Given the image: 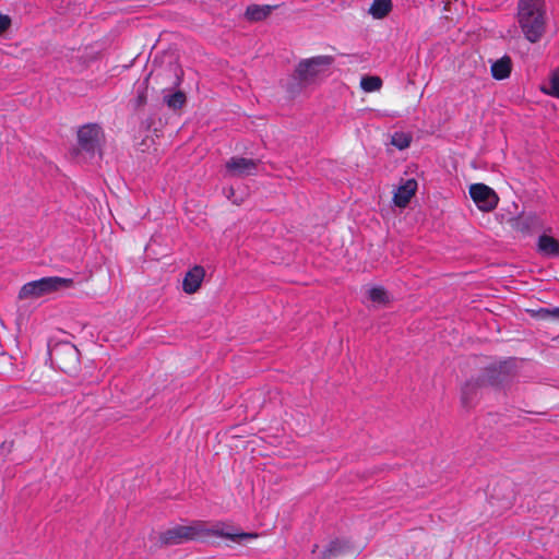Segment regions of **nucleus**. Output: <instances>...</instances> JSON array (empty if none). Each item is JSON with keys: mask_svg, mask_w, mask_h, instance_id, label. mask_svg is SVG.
<instances>
[{"mask_svg": "<svg viewBox=\"0 0 559 559\" xmlns=\"http://www.w3.org/2000/svg\"><path fill=\"white\" fill-rule=\"evenodd\" d=\"M207 535L225 537L237 543L258 537L255 533L239 532L225 523H217L212 528H206L203 522L197 521L191 525H176L163 532L159 542L163 546H174Z\"/></svg>", "mask_w": 559, "mask_h": 559, "instance_id": "1", "label": "nucleus"}, {"mask_svg": "<svg viewBox=\"0 0 559 559\" xmlns=\"http://www.w3.org/2000/svg\"><path fill=\"white\" fill-rule=\"evenodd\" d=\"M516 17L524 38L531 44L540 41L547 24L544 0H519Z\"/></svg>", "mask_w": 559, "mask_h": 559, "instance_id": "2", "label": "nucleus"}, {"mask_svg": "<svg viewBox=\"0 0 559 559\" xmlns=\"http://www.w3.org/2000/svg\"><path fill=\"white\" fill-rule=\"evenodd\" d=\"M333 61L331 56H316L300 61L287 83V92L292 96L299 94L305 87L325 76Z\"/></svg>", "mask_w": 559, "mask_h": 559, "instance_id": "3", "label": "nucleus"}, {"mask_svg": "<svg viewBox=\"0 0 559 559\" xmlns=\"http://www.w3.org/2000/svg\"><path fill=\"white\" fill-rule=\"evenodd\" d=\"M152 81L164 95L165 105H185L186 94L181 91H174L181 81L180 70L176 66L169 64L152 71L143 84Z\"/></svg>", "mask_w": 559, "mask_h": 559, "instance_id": "4", "label": "nucleus"}, {"mask_svg": "<svg viewBox=\"0 0 559 559\" xmlns=\"http://www.w3.org/2000/svg\"><path fill=\"white\" fill-rule=\"evenodd\" d=\"M73 285L72 278L59 276L41 277L37 281L24 284L19 293L21 299L38 298L62 288H69Z\"/></svg>", "mask_w": 559, "mask_h": 559, "instance_id": "5", "label": "nucleus"}, {"mask_svg": "<svg viewBox=\"0 0 559 559\" xmlns=\"http://www.w3.org/2000/svg\"><path fill=\"white\" fill-rule=\"evenodd\" d=\"M508 367L506 364L493 365L486 369L485 374L480 380L467 381L462 389V401L467 405L473 396L474 391L481 384L498 385L506 381L508 378Z\"/></svg>", "mask_w": 559, "mask_h": 559, "instance_id": "6", "label": "nucleus"}, {"mask_svg": "<svg viewBox=\"0 0 559 559\" xmlns=\"http://www.w3.org/2000/svg\"><path fill=\"white\" fill-rule=\"evenodd\" d=\"M50 356L52 362L66 373L75 372L80 364V353L78 348L70 343L56 345L51 349Z\"/></svg>", "mask_w": 559, "mask_h": 559, "instance_id": "7", "label": "nucleus"}, {"mask_svg": "<svg viewBox=\"0 0 559 559\" xmlns=\"http://www.w3.org/2000/svg\"><path fill=\"white\" fill-rule=\"evenodd\" d=\"M104 138L102 128L97 123H87L78 130V144L81 151L94 155L100 150Z\"/></svg>", "mask_w": 559, "mask_h": 559, "instance_id": "8", "label": "nucleus"}, {"mask_svg": "<svg viewBox=\"0 0 559 559\" xmlns=\"http://www.w3.org/2000/svg\"><path fill=\"white\" fill-rule=\"evenodd\" d=\"M469 195L477 207L483 212H490L498 205L496 192L484 183H474L469 188Z\"/></svg>", "mask_w": 559, "mask_h": 559, "instance_id": "9", "label": "nucleus"}, {"mask_svg": "<svg viewBox=\"0 0 559 559\" xmlns=\"http://www.w3.org/2000/svg\"><path fill=\"white\" fill-rule=\"evenodd\" d=\"M258 165L257 159L234 156L226 162V175L239 178L252 176L257 173Z\"/></svg>", "mask_w": 559, "mask_h": 559, "instance_id": "10", "label": "nucleus"}, {"mask_svg": "<svg viewBox=\"0 0 559 559\" xmlns=\"http://www.w3.org/2000/svg\"><path fill=\"white\" fill-rule=\"evenodd\" d=\"M204 275V269L199 265L188 271L182 282L183 292L187 294L195 293L200 288Z\"/></svg>", "mask_w": 559, "mask_h": 559, "instance_id": "11", "label": "nucleus"}, {"mask_svg": "<svg viewBox=\"0 0 559 559\" xmlns=\"http://www.w3.org/2000/svg\"><path fill=\"white\" fill-rule=\"evenodd\" d=\"M417 182L414 179H408L404 185L400 186L394 193L393 201L399 207H405L415 194Z\"/></svg>", "mask_w": 559, "mask_h": 559, "instance_id": "12", "label": "nucleus"}, {"mask_svg": "<svg viewBox=\"0 0 559 559\" xmlns=\"http://www.w3.org/2000/svg\"><path fill=\"white\" fill-rule=\"evenodd\" d=\"M538 251L545 257L559 255V241L551 236L542 235L537 241Z\"/></svg>", "mask_w": 559, "mask_h": 559, "instance_id": "13", "label": "nucleus"}, {"mask_svg": "<svg viewBox=\"0 0 559 559\" xmlns=\"http://www.w3.org/2000/svg\"><path fill=\"white\" fill-rule=\"evenodd\" d=\"M512 69L511 58L508 56H503L502 58L496 60L491 64V74L496 80H504L509 78Z\"/></svg>", "mask_w": 559, "mask_h": 559, "instance_id": "14", "label": "nucleus"}, {"mask_svg": "<svg viewBox=\"0 0 559 559\" xmlns=\"http://www.w3.org/2000/svg\"><path fill=\"white\" fill-rule=\"evenodd\" d=\"M392 7L391 0H373L368 12L373 19L381 20L391 12Z\"/></svg>", "mask_w": 559, "mask_h": 559, "instance_id": "15", "label": "nucleus"}, {"mask_svg": "<svg viewBox=\"0 0 559 559\" xmlns=\"http://www.w3.org/2000/svg\"><path fill=\"white\" fill-rule=\"evenodd\" d=\"M272 9L271 5L251 4L246 10V17L249 21H262L271 14Z\"/></svg>", "mask_w": 559, "mask_h": 559, "instance_id": "16", "label": "nucleus"}, {"mask_svg": "<svg viewBox=\"0 0 559 559\" xmlns=\"http://www.w3.org/2000/svg\"><path fill=\"white\" fill-rule=\"evenodd\" d=\"M382 80L379 76H364L360 80V86L365 92L371 93L379 91Z\"/></svg>", "mask_w": 559, "mask_h": 559, "instance_id": "17", "label": "nucleus"}, {"mask_svg": "<svg viewBox=\"0 0 559 559\" xmlns=\"http://www.w3.org/2000/svg\"><path fill=\"white\" fill-rule=\"evenodd\" d=\"M345 548V544L338 539L332 540L323 551L322 559H331L340 555Z\"/></svg>", "mask_w": 559, "mask_h": 559, "instance_id": "18", "label": "nucleus"}, {"mask_svg": "<svg viewBox=\"0 0 559 559\" xmlns=\"http://www.w3.org/2000/svg\"><path fill=\"white\" fill-rule=\"evenodd\" d=\"M411 141L412 136L404 132H395L391 138V144L399 150L407 148Z\"/></svg>", "mask_w": 559, "mask_h": 559, "instance_id": "19", "label": "nucleus"}, {"mask_svg": "<svg viewBox=\"0 0 559 559\" xmlns=\"http://www.w3.org/2000/svg\"><path fill=\"white\" fill-rule=\"evenodd\" d=\"M369 299L376 304H385L388 294L382 287H372L368 290Z\"/></svg>", "mask_w": 559, "mask_h": 559, "instance_id": "20", "label": "nucleus"}, {"mask_svg": "<svg viewBox=\"0 0 559 559\" xmlns=\"http://www.w3.org/2000/svg\"><path fill=\"white\" fill-rule=\"evenodd\" d=\"M549 94L559 97V70L554 71L549 82Z\"/></svg>", "mask_w": 559, "mask_h": 559, "instance_id": "21", "label": "nucleus"}, {"mask_svg": "<svg viewBox=\"0 0 559 559\" xmlns=\"http://www.w3.org/2000/svg\"><path fill=\"white\" fill-rule=\"evenodd\" d=\"M11 24V20L7 15H0V34L5 32Z\"/></svg>", "mask_w": 559, "mask_h": 559, "instance_id": "22", "label": "nucleus"}, {"mask_svg": "<svg viewBox=\"0 0 559 559\" xmlns=\"http://www.w3.org/2000/svg\"><path fill=\"white\" fill-rule=\"evenodd\" d=\"M552 311H554V308H540L538 310V314L543 319H547V318H554L555 319V312H552Z\"/></svg>", "mask_w": 559, "mask_h": 559, "instance_id": "23", "label": "nucleus"}, {"mask_svg": "<svg viewBox=\"0 0 559 559\" xmlns=\"http://www.w3.org/2000/svg\"><path fill=\"white\" fill-rule=\"evenodd\" d=\"M225 193H226V197L228 199H230L234 195V189L233 188H228L227 190H225Z\"/></svg>", "mask_w": 559, "mask_h": 559, "instance_id": "24", "label": "nucleus"}, {"mask_svg": "<svg viewBox=\"0 0 559 559\" xmlns=\"http://www.w3.org/2000/svg\"><path fill=\"white\" fill-rule=\"evenodd\" d=\"M552 312H555V319L559 320V307H555Z\"/></svg>", "mask_w": 559, "mask_h": 559, "instance_id": "25", "label": "nucleus"}, {"mask_svg": "<svg viewBox=\"0 0 559 559\" xmlns=\"http://www.w3.org/2000/svg\"><path fill=\"white\" fill-rule=\"evenodd\" d=\"M146 99L142 97V95H139V105H141L142 103H144Z\"/></svg>", "mask_w": 559, "mask_h": 559, "instance_id": "26", "label": "nucleus"}]
</instances>
